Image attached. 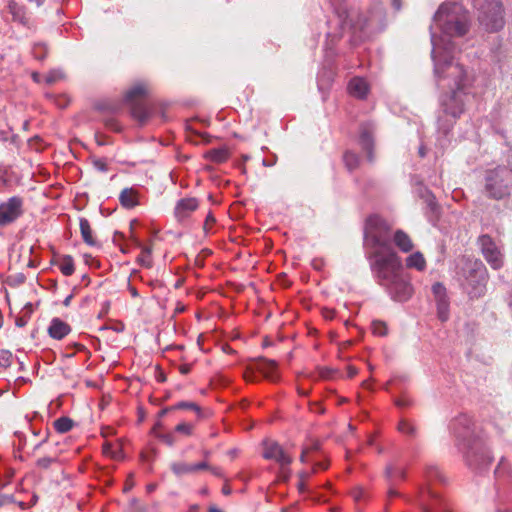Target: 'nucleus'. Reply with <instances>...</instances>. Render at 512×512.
Returning <instances> with one entry per match:
<instances>
[{"label": "nucleus", "mask_w": 512, "mask_h": 512, "mask_svg": "<svg viewBox=\"0 0 512 512\" xmlns=\"http://www.w3.org/2000/svg\"><path fill=\"white\" fill-rule=\"evenodd\" d=\"M79 224L83 241L89 246H96L97 240L93 237V231L89 221L86 218H81Z\"/></svg>", "instance_id": "b1692460"}, {"label": "nucleus", "mask_w": 512, "mask_h": 512, "mask_svg": "<svg viewBox=\"0 0 512 512\" xmlns=\"http://www.w3.org/2000/svg\"><path fill=\"white\" fill-rule=\"evenodd\" d=\"M323 315H324V317H325V318H327V319H332V318L334 317V311H332V310H328V309H325V310L323 311Z\"/></svg>", "instance_id": "774afa93"}, {"label": "nucleus", "mask_w": 512, "mask_h": 512, "mask_svg": "<svg viewBox=\"0 0 512 512\" xmlns=\"http://www.w3.org/2000/svg\"><path fill=\"white\" fill-rule=\"evenodd\" d=\"M349 92L352 96L364 99L368 93V85L362 78L355 77L350 80L348 85Z\"/></svg>", "instance_id": "412c9836"}, {"label": "nucleus", "mask_w": 512, "mask_h": 512, "mask_svg": "<svg viewBox=\"0 0 512 512\" xmlns=\"http://www.w3.org/2000/svg\"><path fill=\"white\" fill-rule=\"evenodd\" d=\"M12 353L8 350H0V366L8 367L11 364Z\"/></svg>", "instance_id": "58836bf2"}, {"label": "nucleus", "mask_w": 512, "mask_h": 512, "mask_svg": "<svg viewBox=\"0 0 512 512\" xmlns=\"http://www.w3.org/2000/svg\"><path fill=\"white\" fill-rule=\"evenodd\" d=\"M13 502V498L11 496L1 495L0 496V507L5 505L6 503Z\"/></svg>", "instance_id": "13d9d810"}, {"label": "nucleus", "mask_w": 512, "mask_h": 512, "mask_svg": "<svg viewBox=\"0 0 512 512\" xmlns=\"http://www.w3.org/2000/svg\"><path fill=\"white\" fill-rule=\"evenodd\" d=\"M462 274L465 278L464 287L471 298H479L484 295L488 273L481 260L465 258Z\"/></svg>", "instance_id": "39448f33"}, {"label": "nucleus", "mask_w": 512, "mask_h": 512, "mask_svg": "<svg viewBox=\"0 0 512 512\" xmlns=\"http://www.w3.org/2000/svg\"><path fill=\"white\" fill-rule=\"evenodd\" d=\"M74 422L69 417L63 416L54 421V428L59 433H66L72 429Z\"/></svg>", "instance_id": "c85d7f7f"}, {"label": "nucleus", "mask_w": 512, "mask_h": 512, "mask_svg": "<svg viewBox=\"0 0 512 512\" xmlns=\"http://www.w3.org/2000/svg\"><path fill=\"white\" fill-rule=\"evenodd\" d=\"M156 437L168 446H173L175 437L172 433H156Z\"/></svg>", "instance_id": "ea45409f"}, {"label": "nucleus", "mask_w": 512, "mask_h": 512, "mask_svg": "<svg viewBox=\"0 0 512 512\" xmlns=\"http://www.w3.org/2000/svg\"><path fill=\"white\" fill-rule=\"evenodd\" d=\"M395 245L403 252H410L413 249V243L410 237L402 230H397L394 234Z\"/></svg>", "instance_id": "5701e85b"}, {"label": "nucleus", "mask_w": 512, "mask_h": 512, "mask_svg": "<svg viewBox=\"0 0 512 512\" xmlns=\"http://www.w3.org/2000/svg\"><path fill=\"white\" fill-rule=\"evenodd\" d=\"M347 370H348V377L349 378L354 377L358 373V370L355 367H353V366H349Z\"/></svg>", "instance_id": "e2e57ef3"}, {"label": "nucleus", "mask_w": 512, "mask_h": 512, "mask_svg": "<svg viewBox=\"0 0 512 512\" xmlns=\"http://www.w3.org/2000/svg\"><path fill=\"white\" fill-rule=\"evenodd\" d=\"M55 460V458L43 457L37 460V466L43 469H47Z\"/></svg>", "instance_id": "a18cd8bd"}, {"label": "nucleus", "mask_w": 512, "mask_h": 512, "mask_svg": "<svg viewBox=\"0 0 512 512\" xmlns=\"http://www.w3.org/2000/svg\"><path fill=\"white\" fill-rule=\"evenodd\" d=\"M427 476L431 480L433 478L440 477V473H439V471L436 468H431V469L428 470Z\"/></svg>", "instance_id": "603ef678"}, {"label": "nucleus", "mask_w": 512, "mask_h": 512, "mask_svg": "<svg viewBox=\"0 0 512 512\" xmlns=\"http://www.w3.org/2000/svg\"><path fill=\"white\" fill-rule=\"evenodd\" d=\"M345 167L350 171L356 170L360 165V157L353 151L347 150L343 154Z\"/></svg>", "instance_id": "bb28decb"}, {"label": "nucleus", "mask_w": 512, "mask_h": 512, "mask_svg": "<svg viewBox=\"0 0 512 512\" xmlns=\"http://www.w3.org/2000/svg\"><path fill=\"white\" fill-rule=\"evenodd\" d=\"M23 312H24V315L29 318L33 312V305L31 303L26 304L23 309Z\"/></svg>", "instance_id": "4d7b16f0"}, {"label": "nucleus", "mask_w": 512, "mask_h": 512, "mask_svg": "<svg viewBox=\"0 0 512 512\" xmlns=\"http://www.w3.org/2000/svg\"><path fill=\"white\" fill-rule=\"evenodd\" d=\"M395 404H396L398 407H400V408H402V407H407V406H409V405H410L409 401L404 400V399H398V400H396V401H395Z\"/></svg>", "instance_id": "680f3d73"}, {"label": "nucleus", "mask_w": 512, "mask_h": 512, "mask_svg": "<svg viewBox=\"0 0 512 512\" xmlns=\"http://www.w3.org/2000/svg\"><path fill=\"white\" fill-rule=\"evenodd\" d=\"M477 243L487 263L495 270L500 269L504 264V255L495 240L489 234H482Z\"/></svg>", "instance_id": "9b49d317"}, {"label": "nucleus", "mask_w": 512, "mask_h": 512, "mask_svg": "<svg viewBox=\"0 0 512 512\" xmlns=\"http://www.w3.org/2000/svg\"><path fill=\"white\" fill-rule=\"evenodd\" d=\"M395 472V468L391 465H388L385 469V474L387 478H391Z\"/></svg>", "instance_id": "bf43d9fd"}, {"label": "nucleus", "mask_w": 512, "mask_h": 512, "mask_svg": "<svg viewBox=\"0 0 512 512\" xmlns=\"http://www.w3.org/2000/svg\"><path fill=\"white\" fill-rule=\"evenodd\" d=\"M418 187L416 192L418 196L423 199L424 203L427 207V216L429 220L433 223H436L440 217V206L436 202L435 196L432 194L430 190L424 187L421 183L417 184Z\"/></svg>", "instance_id": "f3484780"}, {"label": "nucleus", "mask_w": 512, "mask_h": 512, "mask_svg": "<svg viewBox=\"0 0 512 512\" xmlns=\"http://www.w3.org/2000/svg\"><path fill=\"white\" fill-rule=\"evenodd\" d=\"M480 27L488 33H496L505 26L504 8L501 0L483 3L478 12Z\"/></svg>", "instance_id": "6e6552de"}, {"label": "nucleus", "mask_w": 512, "mask_h": 512, "mask_svg": "<svg viewBox=\"0 0 512 512\" xmlns=\"http://www.w3.org/2000/svg\"><path fill=\"white\" fill-rule=\"evenodd\" d=\"M175 409H191L196 411L199 415L201 414V408L194 402H179L175 406H173Z\"/></svg>", "instance_id": "c9c22d12"}, {"label": "nucleus", "mask_w": 512, "mask_h": 512, "mask_svg": "<svg viewBox=\"0 0 512 512\" xmlns=\"http://www.w3.org/2000/svg\"><path fill=\"white\" fill-rule=\"evenodd\" d=\"M56 104L61 107V108H65L68 104L67 100L65 98H59L57 101H56Z\"/></svg>", "instance_id": "69168bd1"}, {"label": "nucleus", "mask_w": 512, "mask_h": 512, "mask_svg": "<svg viewBox=\"0 0 512 512\" xmlns=\"http://www.w3.org/2000/svg\"><path fill=\"white\" fill-rule=\"evenodd\" d=\"M191 365L190 364H182L179 366V371L181 374L186 375L190 372Z\"/></svg>", "instance_id": "6e6d98bb"}, {"label": "nucleus", "mask_w": 512, "mask_h": 512, "mask_svg": "<svg viewBox=\"0 0 512 512\" xmlns=\"http://www.w3.org/2000/svg\"><path fill=\"white\" fill-rule=\"evenodd\" d=\"M434 20L447 35L461 37L468 32V13L458 4H442Z\"/></svg>", "instance_id": "20e7f679"}, {"label": "nucleus", "mask_w": 512, "mask_h": 512, "mask_svg": "<svg viewBox=\"0 0 512 512\" xmlns=\"http://www.w3.org/2000/svg\"><path fill=\"white\" fill-rule=\"evenodd\" d=\"M390 225L385 219L377 214L370 215L365 221V238L370 241L376 251H387L392 249L390 245Z\"/></svg>", "instance_id": "0eeeda50"}, {"label": "nucleus", "mask_w": 512, "mask_h": 512, "mask_svg": "<svg viewBox=\"0 0 512 512\" xmlns=\"http://www.w3.org/2000/svg\"><path fill=\"white\" fill-rule=\"evenodd\" d=\"M147 94V86L143 83H138L127 90L124 96V102L130 107L131 116L140 125H144L150 117V110L145 100Z\"/></svg>", "instance_id": "1a4fd4ad"}, {"label": "nucleus", "mask_w": 512, "mask_h": 512, "mask_svg": "<svg viewBox=\"0 0 512 512\" xmlns=\"http://www.w3.org/2000/svg\"><path fill=\"white\" fill-rule=\"evenodd\" d=\"M96 142L98 145L102 146V145H106V144H109L110 142L108 141V138L105 137V136H101V135H96Z\"/></svg>", "instance_id": "5fc2aeb1"}, {"label": "nucleus", "mask_w": 512, "mask_h": 512, "mask_svg": "<svg viewBox=\"0 0 512 512\" xmlns=\"http://www.w3.org/2000/svg\"><path fill=\"white\" fill-rule=\"evenodd\" d=\"M104 125L112 130V131H115V132H119L121 130V127L120 125L118 124V122L114 119V118H107L104 120Z\"/></svg>", "instance_id": "37998d69"}, {"label": "nucleus", "mask_w": 512, "mask_h": 512, "mask_svg": "<svg viewBox=\"0 0 512 512\" xmlns=\"http://www.w3.org/2000/svg\"><path fill=\"white\" fill-rule=\"evenodd\" d=\"M59 268L65 276H70L74 273V262L70 255H65L61 258Z\"/></svg>", "instance_id": "c756f323"}, {"label": "nucleus", "mask_w": 512, "mask_h": 512, "mask_svg": "<svg viewBox=\"0 0 512 512\" xmlns=\"http://www.w3.org/2000/svg\"><path fill=\"white\" fill-rule=\"evenodd\" d=\"M71 332V327L59 318H53L48 328L50 337L61 340Z\"/></svg>", "instance_id": "aec40b11"}, {"label": "nucleus", "mask_w": 512, "mask_h": 512, "mask_svg": "<svg viewBox=\"0 0 512 512\" xmlns=\"http://www.w3.org/2000/svg\"><path fill=\"white\" fill-rule=\"evenodd\" d=\"M276 368L277 363L275 361L260 357L255 360L254 365L251 368L247 369L244 377L248 382L256 381L254 370H257L263 373L265 378H267L268 380L275 381L273 372L276 370Z\"/></svg>", "instance_id": "4468645a"}, {"label": "nucleus", "mask_w": 512, "mask_h": 512, "mask_svg": "<svg viewBox=\"0 0 512 512\" xmlns=\"http://www.w3.org/2000/svg\"><path fill=\"white\" fill-rule=\"evenodd\" d=\"M215 222H216L215 217L213 216V214L211 212H209L208 215L206 216V219H205V222L203 225L204 232L208 233Z\"/></svg>", "instance_id": "c03bdc74"}, {"label": "nucleus", "mask_w": 512, "mask_h": 512, "mask_svg": "<svg viewBox=\"0 0 512 512\" xmlns=\"http://www.w3.org/2000/svg\"><path fill=\"white\" fill-rule=\"evenodd\" d=\"M198 136H200L203 139V142L208 144L211 142V136L207 133H196Z\"/></svg>", "instance_id": "052dcab7"}, {"label": "nucleus", "mask_w": 512, "mask_h": 512, "mask_svg": "<svg viewBox=\"0 0 512 512\" xmlns=\"http://www.w3.org/2000/svg\"><path fill=\"white\" fill-rule=\"evenodd\" d=\"M328 467L327 464L318 462L314 465L313 472H316L317 469H326Z\"/></svg>", "instance_id": "338daca9"}, {"label": "nucleus", "mask_w": 512, "mask_h": 512, "mask_svg": "<svg viewBox=\"0 0 512 512\" xmlns=\"http://www.w3.org/2000/svg\"><path fill=\"white\" fill-rule=\"evenodd\" d=\"M121 205L125 208H133L137 205V192L132 188L122 190L119 196Z\"/></svg>", "instance_id": "393cba45"}, {"label": "nucleus", "mask_w": 512, "mask_h": 512, "mask_svg": "<svg viewBox=\"0 0 512 512\" xmlns=\"http://www.w3.org/2000/svg\"><path fill=\"white\" fill-rule=\"evenodd\" d=\"M364 491L361 488H357L352 492V495L356 501H359L363 497Z\"/></svg>", "instance_id": "864d4df0"}, {"label": "nucleus", "mask_w": 512, "mask_h": 512, "mask_svg": "<svg viewBox=\"0 0 512 512\" xmlns=\"http://www.w3.org/2000/svg\"><path fill=\"white\" fill-rule=\"evenodd\" d=\"M150 254H151V248L144 247L142 249V255L138 258V261L145 267L151 266Z\"/></svg>", "instance_id": "e433bc0d"}, {"label": "nucleus", "mask_w": 512, "mask_h": 512, "mask_svg": "<svg viewBox=\"0 0 512 512\" xmlns=\"http://www.w3.org/2000/svg\"><path fill=\"white\" fill-rule=\"evenodd\" d=\"M432 57L435 64V74L439 79L451 78L453 85H450L451 93L443 101V111L445 114L458 118L464 112V93L462 90L466 86L467 74L463 66L454 64L448 55H440L436 48L432 51Z\"/></svg>", "instance_id": "7ed1b4c3"}, {"label": "nucleus", "mask_w": 512, "mask_h": 512, "mask_svg": "<svg viewBox=\"0 0 512 512\" xmlns=\"http://www.w3.org/2000/svg\"><path fill=\"white\" fill-rule=\"evenodd\" d=\"M132 478H133V474H130L126 480V483L124 486V492H128L133 488L134 482H133Z\"/></svg>", "instance_id": "8fccbe9b"}, {"label": "nucleus", "mask_w": 512, "mask_h": 512, "mask_svg": "<svg viewBox=\"0 0 512 512\" xmlns=\"http://www.w3.org/2000/svg\"><path fill=\"white\" fill-rule=\"evenodd\" d=\"M420 498V507L423 512H431V508L428 505V500H432L434 502H440V496L438 493L433 491L431 488H422L419 494Z\"/></svg>", "instance_id": "4be33fe9"}, {"label": "nucleus", "mask_w": 512, "mask_h": 512, "mask_svg": "<svg viewBox=\"0 0 512 512\" xmlns=\"http://www.w3.org/2000/svg\"><path fill=\"white\" fill-rule=\"evenodd\" d=\"M198 205L196 198H183L179 200L174 211L175 217L179 221L185 220L198 208Z\"/></svg>", "instance_id": "6ab92c4d"}, {"label": "nucleus", "mask_w": 512, "mask_h": 512, "mask_svg": "<svg viewBox=\"0 0 512 512\" xmlns=\"http://www.w3.org/2000/svg\"><path fill=\"white\" fill-rule=\"evenodd\" d=\"M397 429L402 434H406L411 437L416 436V432H417L416 427L406 419H401L399 421Z\"/></svg>", "instance_id": "2f4dec72"}, {"label": "nucleus", "mask_w": 512, "mask_h": 512, "mask_svg": "<svg viewBox=\"0 0 512 512\" xmlns=\"http://www.w3.org/2000/svg\"><path fill=\"white\" fill-rule=\"evenodd\" d=\"M464 448L466 464L472 470L482 472L491 465L493 457L481 438H473Z\"/></svg>", "instance_id": "9d476101"}, {"label": "nucleus", "mask_w": 512, "mask_h": 512, "mask_svg": "<svg viewBox=\"0 0 512 512\" xmlns=\"http://www.w3.org/2000/svg\"><path fill=\"white\" fill-rule=\"evenodd\" d=\"M369 259L378 284L386 289L393 300L405 302L411 298L413 287L404 276L401 259L393 249L374 251Z\"/></svg>", "instance_id": "f257e3e1"}, {"label": "nucleus", "mask_w": 512, "mask_h": 512, "mask_svg": "<svg viewBox=\"0 0 512 512\" xmlns=\"http://www.w3.org/2000/svg\"><path fill=\"white\" fill-rule=\"evenodd\" d=\"M92 164L97 170L101 172H106L108 170V165L104 159L93 158Z\"/></svg>", "instance_id": "79ce46f5"}, {"label": "nucleus", "mask_w": 512, "mask_h": 512, "mask_svg": "<svg viewBox=\"0 0 512 512\" xmlns=\"http://www.w3.org/2000/svg\"><path fill=\"white\" fill-rule=\"evenodd\" d=\"M96 108H97L98 110H101V111L108 110V111H110V112H112V113H115V112H117V111H118V107H117V106H114V105L98 104V105L96 106Z\"/></svg>", "instance_id": "de8ad7c7"}, {"label": "nucleus", "mask_w": 512, "mask_h": 512, "mask_svg": "<svg viewBox=\"0 0 512 512\" xmlns=\"http://www.w3.org/2000/svg\"><path fill=\"white\" fill-rule=\"evenodd\" d=\"M32 53L37 60H44L48 53V47L47 44L44 42H38L35 43L33 46Z\"/></svg>", "instance_id": "72a5a7b5"}, {"label": "nucleus", "mask_w": 512, "mask_h": 512, "mask_svg": "<svg viewBox=\"0 0 512 512\" xmlns=\"http://www.w3.org/2000/svg\"><path fill=\"white\" fill-rule=\"evenodd\" d=\"M171 470L176 476L193 473L192 465L183 462H175L171 465Z\"/></svg>", "instance_id": "473e14b6"}, {"label": "nucleus", "mask_w": 512, "mask_h": 512, "mask_svg": "<svg viewBox=\"0 0 512 512\" xmlns=\"http://www.w3.org/2000/svg\"><path fill=\"white\" fill-rule=\"evenodd\" d=\"M194 426L190 423H180L175 427V431L187 436L192 435Z\"/></svg>", "instance_id": "4c0bfd02"}, {"label": "nucleus", "mask_w": 512, "mask_h": 512, "mask_svg": "<svg viewBox=\"0 0 512 512\" xmlns=\"http://www.w3.org/2000/svg\"><path fill=\"white\" fill-rule=\"evenodd\" d=\"M331 7L338 18L334 31L326 34L325 50L332 56L336 54L335 47L343 37L344 26L349 27L351 33L350 46L357 47L364 40V32L369 25L367 12L350 7L346 0H331Z\"/></svg>", "instance_id": "f03ea898"}, {"label": "nucleus", "mask_w": 512, "mask_h": 512, "mask_svg": "<svg viewBox=\"0 0 512 512\" xmlns=\"http://www.w3.org/2000/svg\"><path fill=\"white\" fill-rule=\"evenodd\" d=\"M374 126L371 123H362L360 125L359 144L363 151L366 152L367 160L372 163L375 159L374 155Z\"/></svg>", "instance_id": "a211bd4d"}, {"label": "nucleus", "mask_w": 512, "mask_h": 512, "mask_svg": "<svg viewBox=\"0 0 512 512\" xmlns=\"http://www.w3.org/2000/svg\"><path fill=\"white\" fill-rule=\"evenodd\" d=\"M193 473L200 471V470H209L210 465L207 463V461H202L197 464L192 465Z\"/></svg>", "instance_id": "49530a36"}, {"label": "nucleus", "mask_w": 512, "mask_h": 512, "mask_svg": "<svg viewBox=\"0 0 512 512\" xmlns=\"http://www.w3.org/2000/svg\"><path fill=\"white\" fill-rule=\"evenodd\" d=\"M511 188L512 174L506 167L487 171L484 190L489 198L501 200L510 195Z\"/></svg>", "instance_id": "423d86ee"}, {"label": "nucleus", "mask_w": 512, "mask_h": 512, "mask_svg": "<svg viewBox=\"0 0 512 512\" xmlns=\"http://www.w3.org/2000/svg\"><path fill=\"white\" fill-rule=\"evenodd\" d=\"M406 265L408 268H415L419 271H422L426 267V261L422 253L415 252L406 259Z\"/></svg>", "instance_id": "cd10ccee"}, {"label": "nucleus", "mask_w": 512, "mask_h": 512, "mask_svg": "<svg viewBox=\"0 0 512 512\" xmlns=\"http://www.w3.org/2000/svg\"><path fill=\"white\" fill-rule=\"evenodd\" d=\"M28 317L25 315L17 317L15 323L18 327H24L27 324Z\"/></svg>", "instance_id": "3c124183"}, {"label": "nucleus", "mask_w": 512, "mask_h": 512, "mask_svg": "<svg viewBox=\"0 0 512 512\" xmlns=\"http://www.w3.org/2000/svg\"><path fill=\"white\" fill-rule=\"evenodd\" d=\"M504 466H505V464H504V462H503V461H501V462L498 464L497 468L495 469V474H496L497 476H500V475H501V473H502V471H503V469H504Z\"/></svg>", "instance_id": "0e129e2a"}, {"label": "nucleus", "mask_w": 512, "mask_h": 512, "mask_svg": "<svg viewBox=\"0 0 512 512\" xmlns=\"http://www.w3.org/2000/svg\"><path fill=\"white\" fill-rule=\"evenodd\" d=\"M112 444L109 442L104 443L103 445V453L106 455H111L113 458H117L116 454L112 452Z\"/></svg>", "instance_id": "09e8293b"}, {"label": "nucleus", "mask_w": 512, "mask_h": 512, "mask_svg": "<svg viewBox=\"0 0 512 512\" xmlns=\"http://www.w3.org/2000/svg\"><path fill=\"white\" fill-rule=\"evenodd\" d=\"M132 512H147V507L140 503L137 498H133L129 503Z\"/></svg>", "instance_id": "a19ab883"}, {"label": "nucleus", "mask_w": 512, "mask_h": 512, "mask_svg": "<svg viewBox=\"0 0 512 512\" xmlns=\"http://www.w3.org/2000/svg\"><path fill=\"white\" fill-rule=\"evenodd\" d=\"M263 457L276 461L281 467L289 466L292 463V457L286 454L281 445L275 441L264 442Z\"/></svg>", "instance_id": "dca6fc26"}, {"label": "nucleus", "mask_w": 512, "mask_h": 512, "mask_svg": "<svg viewBox=\"0 0 512 512\" xmlns=\"http://www.w3.org/2000/svg\"><path fill=\"white\" fill-rule=\"evenodd\" d=\"M432 292L437 304V316L441 322H445L449 318V299L444 285L436 282L432 286Z\"/></svg>", "instance_id": "2eb2a0df"}, {"label": "nucleus", "mask_w": 512, "mask_h": 512, "mask_svg": "<svg viewBox=\"0 0 512 512\" xmlns=\"http://www.w3.org/2000/svg\"><path fill=\"white\" fill-rule=\"evenodd\" d=\"M204 157L214 163H223L228 159L229 153L226 148L211 149L204 154Z\"/></svg>", "instance_id": "a878e982"}, {"label": "nucleus", "mask_w": 512, "mask_h": 512, "mask_svg": "<svg viewBox=\"0 0 512 512\" xmlns=\"http://www.w3.org/2000/svg\"><path fill=\"white\" fill-rule=\"evenodd\" d=\"M387 326L384 322L375 320L372 322V331L375 335L385 336L387 334Z\"/></svg>", "instance_id": "f704fd0d"}, {"label": "nucleus", "mask_w": 512, "mask_h": 512, "mask_svg": "<svg viewBox=\"0 0 512 512\" xmlns=\"http://www.w3.org/2000/svg\"><path fill=\"white\" fill-rule=\"evenodd\" d=\"M23 200L14 196L0 204V227L13 223L23 213Z\"/></svg>", "instance_id": "ddd939ff"}, {"label": "nucleus", "mask_w": 512, "mask_h": 512, "mask_svg": "<svg viewBox=\"0 0 512 512\" xmlns=\"http://www.w3.org/2000/svg\"><path fill=\"white\" fill-rule=\"evenodd\" d=\"M9 10L15 20H19L24 25L28 23V20L25 17V12H24L23 8L18 6V4L16 2L11 1L9 3Z\"/></svg>", "instance_id": "7c9ffc66"}, {"label": "nucleus", "mask_w": 512, "mask_h": 512, "mask_svg": "<svg viewBox=\"0 0 512 512\" xmlns=\"http://www.w3.org/2000/svg\"><path fill=\"white\" fill-rule=\"evenodd\" d=\"M451 429L456 438L461 441L463 445L472 442L473 438H480L475 433V425L473 419L466 414H460L455 417L451 422Z\"/></svg>", "instance_id": "f8f14e48"}]
</instances>
